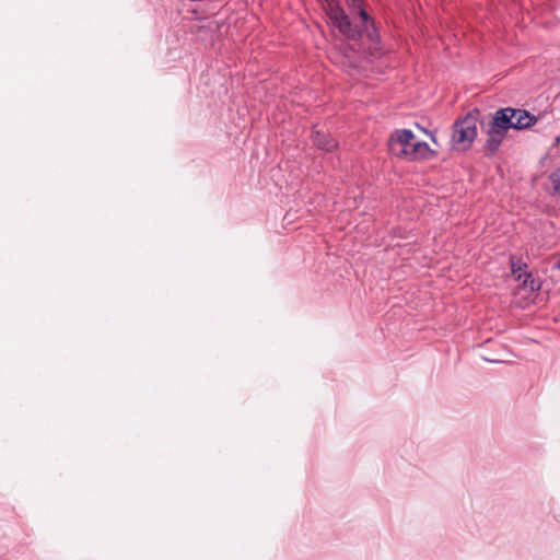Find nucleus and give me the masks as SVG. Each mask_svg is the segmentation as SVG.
Instances as JSON below:
<instances>
[{"instance_id": "obj_5", "label": "nucleus", "mask_w": 560, "mask_h": 560, "mask_svg": "<svg viewBox=\"0 0 560 560\" xmlns=\"http://www.w3.org/2000/svg\"><path fill=\"white\" fill-rule=\"evenodd\" d=\"M325 11L331 24L337 27L342 35L350 39H357L361 36L362 31L359 26L352 25L349 16L338 1L328 0Z\"/></svg>"}, {"instance_id": "obj_6", "label": "nucleus", "mask_w": 560, "mask_h": 560, "mask_svg": "<svg viewBox=\"0 0 560 560\" xmlns=\"http://www.w3.org/2000/svg\"><path fill=\"white\" fill-rule=\"evenodd\" d=\"M500 110H508V117L511 122V129H525L537 122V118L530 115L527 110L514 109L511 107L501 108Z\"/></svg>"}, {"instance_id": "obj_2", "label": "nucleus", "mask_w": 560, "mask_h": 560, "mask_svg": "<svg viewBox=\"0 0 560 560\" xmlns=\"http://www.w3.org/2000/svg\"><path fill=\"white\" fill-rule=\"evenodd\" d=\"M508 110H497L489 122L486 131V140L482 150L486 156H493L499 151L502 142L511 129V122L508 117Z\"/></svg>"}, {"instance_id": "obj_4", "label": "nucleus", "mask_w": 560, "mask_h": 560, "mask_svg": "<svg viewBox=\"0 0 560 560\" xmlns=\"http://www.w3.org/2000/svg\"><path fill=\"white\" fill-rule=\"evenodd\" d=\"M348 5L352 13L357 12L359 16L362 19V30L366 33L369 39L371 40V46L369 47V50L366 52V58H369L370 60L378 58L382 55V48L378 42V34L374 26V21L363 8V1L348 0Z\"/></svg>"}, {"instance_id": "obj_12", "label": "nucleus", "mask_w": 560, "mask_h": 560, "mask_svg": "<svg viewBox=\"0 0 560 560\" xmlns=\"http://www.w3.org/2000/svg\"><path fill=\"white\" fill-rule=\"evenodd\" d=\"M556 144H560V136L556 138Z\"/></svg>"}, {"instance_id": "obj_11", "label": "nucleus", "mask_w": 560, "mask_h": 560, "mask_svg": "<svg viewBox=\"0 0 560 560\" xmlns=\"http://www.w3.org/2000/svg\"><path fill=\"white\" fill-rule=\"evenodd\" d=\"M555 267L560 270V255H559V258L557 259V261L555 264Z\"/></svg>"}, {"instance_id": "obj_7", "label": "nucleus", "mask_w": 560, "mask_h": 560, "mask_svg": "<svg viewBox=\"0 0 560 560\" xmlns=\"http://www.w3.org/2000/svg\"><path fill=\"white\" fill-rule=\"evenodd\" d=\"M512 275L515 277L517 281H522L524 288H529L530 291L538 289L536 281L533 279L532 275L523 271L522 264L513 261L511 265Z\"/></svg>"}, {"instance_id": "obj_9", "label": "nucleus", "mask_w": 560, "mask_h": 560, "mask_svg": "<svg viewBox=\"0 0 560 560\" xmlns=\"http://www.w3.org/2000/svg\"><path fill=\"white\" fill-rule=\"evenodd\" d=\"M550 182L552 184L555 194L560 196V166L551 173Z\"/></svg>"}, {"instance_id": "obj_8", "label": "nucleus", "mask_w": 560, "mask_h": 560, "mask_svg": "<svg viewBox=\"0 0 560 560\" xmlns=\"http://www.w3.org/2000/svg\"><path fill=\"white\" fill-rule=\"evenodd\" d=\"M312 138L314 145L328 152L335 150L338 145L337 141L331 138L330 135L322 131H314Z\"/></svg>"}, {"instance_id": "obj_3", "label": "nucleus", "mask_w": 560, "mask_h": 560, "mask_svg": "<svg viewBox=\"0 0 560 560\" xmlns=\"http://www.w3.org/2000/svg\"><path fill=\"white\" fill-rule=\"evenodd\" d=\"M477 124V115L471 113L454 122L452 131V145L454 149L460 151L470 149L478 135Z\"/></svg>"}, {"instance_id": "obj_10", "label": "nucleus", "mask_w": 560, "mask_h": 560, "mask_svg": "<svg viewBox=\"0 0 560 560\" xmlns=\"http://www.w3.org/2000/svg\"><path fill=\"white\" fill-rule=\"evenodd\" d=\"M420 129H421L424 133L429 135V136H430V138H431V140H432L434 143H436V138H435V135H434L433 132L428 131V130H427V129H424V128H420Z\"/></svg>"}, {"instance_id": "obj_1", "label": "nucleus", "mask_w": 560, "mask_h": 560, "mask_svg": "<svg viewBox=\"0 0 560 560\" xmlns=\"http://www.w3.org/2000/svg\"><path fill=\"white\" fill-rule=\"evenodd\" d=\"M387 145L393 156L409 162L428 161L438 154L427 142L417 140L413 132L409 129L394 130L389 135Z\"/></svg>"}]
</instances>
